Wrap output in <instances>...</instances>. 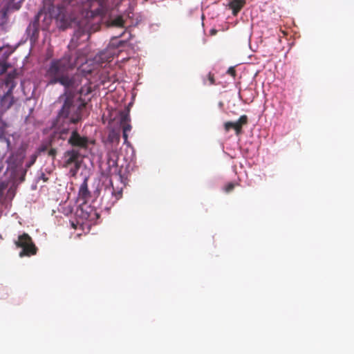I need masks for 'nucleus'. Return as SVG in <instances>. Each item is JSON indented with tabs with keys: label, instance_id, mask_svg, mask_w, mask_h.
<instances>
[{
	"label": "nucleus",
	"instance_id": "nucleus-1",
	"mask_svg": "<svg viewBox=\"0 0 354 354\" xmlns=\"http://www.w3.org/2000/svg\"><path fill=\"white\" fill-rule=\"evenodd\" d=\"M74 66L70 55H64L59 59L51 60L45 74L48 84H59L64 87L65 91L76 90L81 85L83 76L80 73L73 75L69 74Z\"/></svg>",
	"mask_w": 354,
	"mask_h": 354
},
{
	"label": "nucleus",
	"instance_id": "nucleus-2",
	"mask_svg": "<svg viewBox=\"0 0 354 354\" xmlns=\"http://www.w3.org/2000/svg\"><path fill=\"white\" fill-rule=\"evenodd\" d=\"M64 96L65 100L58 112L57 122L62 121L68 125L77 124L82 120L83 110L86 108V103L84 101L77 103L73 93L69 91H64Z\"/></svg>",
	"mask_w": 354,
	"mask_h": 354
},
{
	"label": "nucleus",
	"instance_id": "nucleus-3",
	"mask_svg": "<svg viewBox=\"0 0 354 354\" xmlns=\"http://www.w3.org/2000/svg\"><path fill=\"white\" fill-rule=\"evenodd\" d=\"M17 73L13 71L9 73L0 85V113L3 114L9 110L15 103L17 98L13 95V90L17 85L15 79Z\"/></svg>",
	"mask_w": 354,
	"mask_h": 354
},
{
	"label": "nucleus",
	"instance_id": "nucleus-4",
	"mask_svg": "<svg viewBox=\"0 0 354 354\" xmlns=\"http://www.w3.org/2000/svg\"><path fill=\"white\" fill-rule=\"evenodd\" d=\"M17 248H21L22 250L19 252V257H30L35 255L37 248L32 241V238L27 233H24L18 236V239L15 241Z\"/></svg>",
	"mask_w": 354,
	"mask_h": 354
},
{
	"label": "nucleus",
	"instance_id": "nucleus-5",
	"mask_svg": "<svg viewBox=\"0 0 354 354\" xmlns=\"http://www.w3.org/2000/svg\"><path fill=\"white\" fill-rule=\"evenodd\" d=\"M71 133L67 142L73 149H86L88 147L89 140L86 136H81L76 128H71Z\"/></svg>",
	"mask_w": 354,
	"mask_h": 354
},
{
	"label": "nucleus",
	"instance_id": "nucleus-6",
	"mask_svg": "<svg viewBox=\"0 0 354 354\" xmlns=\"http://www.w3.org/2000/svg\"><path fill=\"white\" fill-rule=\"evenodd\" d=\"M41 15V11L39 12L26 28V33L31 43H36L39 39V19Z\"/></svg>",
	"mask_w": 354,
	"mask_h": 354
},
{
	"label": "nucleus",
	"instance_id": "nucleus-7",
	"mask_svg": "<svg viewBox=\"0 0 354 354\" xmlns=\"http://www.w3.org/2000/svg\"><path fill=\"white\" fill-rule=\"evenodd\" d=\"M248 118L246 115H241L236 122H226L224 123V129L228 132L231 129H234L236 134L238 136L241 133L243 125L248 124Z\"/></svg>",
	"mask_w": 354,
	"mask_h": 354
},
{
	"label": "nucleus",
	"instance_id": "nucleus-8",
	"mask_svg": "<svg viewBox=\"0 0 354 354\" xmlns=\"http://www.w3.org/2000/svg\"><path fill=\"white\" fill-rule=\"evenodd\" d=\"M80 152L76 149H72L66 151L64 153V165L66 167H68L72 164H75L76 169L80 167L78 159L80 158Z\"/></svg>",
	"mask_w": 354,
	"mask_h": 354
},
{
	"label": "nucleus",
	"instance_id": "nucleus-9",
	"mask_svg": "<svg viewBox=\"0 0 354 354\" xmlns=\"http://www.w3.org/2000/svg\"><path fill=\"white\" fill-rule=\"evenodd\" d=\"M91 197V192L88 188V178H85L80 187L78 198L80 200L82 201L84 203H86Z\"/></svg>",
	"mask_w": 354,
	"mask_h": 354
},
{
	"label": "nucleus",
	"instance_id": "nucleus-10",
	"mask_svg": "<svg viewBox=\"0 0 354 354\" xmlns=\"http://www.w3.org/2000/svg\"><path fill=\"white\" fill-rule=\"evenodd\" d=\"M113 57V54L109 50H106L102 51L98 55H97L95 57V60L96 62L102 64L106 62H111Z\"/></svg>",
	"mask_w": 354,
	"mask_h": 354
},
{
	"label": "nucleus",
	"instance_id": "nucleus-11",
	"mask_svg": "<svg viewBox=\"0 0 354 354\" xmlns=\"http://www.w3.org/2000/svg\"><path fill=\"white\" fill-rule=\"evenodd\" d=\"M245 4V0H230L228 6L232 10L233 15L236 16L244 7Z\"/></svg>",
	"mask_w": 354,
	"mask_h": 354
},
{
	"label": "nucleus",
	"instance_id": "nucleus-12",
	"mask_svg": "<svg viewBox=\"0 0 354 354\" xmlns=\"http://www.w3.org/2000/svg\"><path fill=\"white\" fill-rule=\"evenodd\" d=\"M88 84V80L86 79V83L84 86L77 88L76 90H69L72 93L75 91H78L81 96H86L91 93V88Z\"/></svg>",
	"mask_w": 354,
	"mask_h": 354
},
{
	"label": "nucleus",
	"instance_id": "nucleus-13",
	"mask_svg": "<svg viewBox=\"0 0 354 354\" xmlns=\"http://www.w3.org/2000/svg\"><path fill=\"white\" fill-rule=\"evenodd\" d=\"M90 209V211L88 212L87 210L84 212H82L84 214V218L88 221H94L95 219H97L100 217L99 214L94 209H91V207H88Z\"/></svg>",
	"mask_w": 354,
	"mask_h": 354
},
{
	"label": "nucleus",
	"instance_id": "nucleus-14",
	"mask_svg": "<svg viewBox=\"0 0 354 354\" xmlns=\"http://www.w3.org/2000/svg\"><path fill=\"white\" fill-rule=\"evenodd\" d=\"M90 2L92 1H97L99 3L100 8L95 10V13L97 15H101L102 17H105L107 10L104 7V4L106 3V0H88Z\"/></svg>",
	"mask_w": 354,
	"mask_h": 354
},
{
	"label": "nucleus",
	"instance_id": "nucleus-15",
	"mask_svg": "<svg viewBox=\"0 0 354 354\" xmlns=\"http://www.w3.org/2000/svg\"><path fill=\"white\" fill-rule=\"evenodd\" d=\"M110 25L116 26V27H123L124 21L122 16H118L113 20L109 21Z\"/></svg>",
	"mask_w": 354,
	"mask_h": 354
},
{
	"label": "nucleus",
	"instance_id": "nucleus-16",
	"mask_svg": "<svg viewBox=\"0 0 354 354\" xmlns=\"http://www.w3.org/2000/svg\"><path fill=\"white\" fill-rule=\"evenodd\" d=\"M8 127L9 124L0 116V138H3L6 136V129Z\"/></svg>",
	"mask_w": 354,
	"mask_h": 354
},
{
	"label": "nucleus",
	"instance_id": "nucleus-17",
	"mask_svg": "<svg viewBox=\"0 0 354 354\" xmlns=\"http://www.w3.org/2000/svg\"><path fill=\"white\" fill-rule=\"evenodd\" d=\"M15 0H11V2H10L7 7L3 8V10H18L21 8V1H18L17 3H13Z\"/></svg>",
	"mask_w": 354,
	"mask_h": 354
},
{
	"label": "nucleus",
	"instance_id": "nucleus-18",
	"mask_svg": "<svg viewBox=\"0 0 354 354\" xmlns=\"http://www.w3.org/2000/svg\"><path fill=\"white\" fill-rule=\"evenodd\" d=\"M60 122H62V127L59 131V138L62 140H65L66 138V136L68 133L71 129L68 127V128L64 127L65 123H63L62 121H60Z\"/></svg>",
	"mask_w": 354,
	"mask_h": 354
},
{
	"label": "nucleus",
	"instance_id": "nucleus-19",
	"mask_svg": "<svg viewBox=\"0 0 354 354\" xmlns=\"http://www.w3.org/2000/svg\"><path fill=\"white\" fill-rule=\"evenodd\" d=\"M236 185H237L236 183H232V182L227 183L224 186L223 190L226 193H230V192H231L234 189Z\"/></svg>",
	"mask_w": 354,
	"mask_h": 354
},
{
	"label": "nucleus",
	"instance_id": "nucleus-20",
	"mask_svg": "<svg viewBox=\"0 0 354 354\" xmlns=\"http://www.w3.org/2000/svg\"><path fill=\"white\" fill-rule=\"evenodd\" d=\"M109 139L112 142H118L119 140H120V136H119L118 133H115L114 131H112L109 135Z\"/></svg>",
	"mask_w": 354,
	"mask_h": 354
},
{
	"label": "nucleus",
	"instance_id": "nucleus-21",
	"mask_svg": "<svg viewBox=\"0 0 354 354\" xmlns=\"http://www.w3.org/2000/svg\"><path fill=\"white\" fill-rule=\"evenodd\" d=\"M130 122V115L129 112H122L121 113V122L120 123H126Z\"/></svg>",
	"mask_w": 354,
	"mask_h": 354
},
{
	"label": "nucleus",
	"instance_id": "nucleus-22",
	"mask_svg": "<svg viewBox=\"0 0 354 354\" xmlns=\"http://www.w3.org/2000/svg\"><path fill=\"white\" fill-rule=\"evenodd\" d=\"M10 66V65L6 62H0V75L5 73Z\"/></svg>",
	"mask_w": 354,
	"mask_h": 354
},
{
	"label": "nucleus",
	"instance_id": "nucleus-23",
	"mask_svg": "<svg viewBox=\"0 0 354 354\" xmlns=\"http://www.w3.org/2000/svg\"><path fill=\"white\" fill-rule=\"evenodd\" d=\"M57 153V151L56 149H54V148L49 149L47 152L48 156L49 157H51L53 160H54L55 159Z\"/></svg>",
	"mask_w": 354,
	"mask_h": 354
},
{
	"label": "nucleus",
	"instance_id": "nucleus-24",
	"mask_svg": "<svg viewBox=\"0 0 354 354\" xmlns=\"http://www.w3.org/2000/svg\"><path fill=\"white\" fill-rule=\"evenodd\" d=\"M38 154L34 153L30 156V161L26 164L27 167H30L32 165L35 164L37 158Z\"/></svg>",
	"mask_w": 354,
	"mask_h": 354
},
{
	"label": "nucleus",
	"instance_id": "nucleus-25",
	"mask_svg": "<svg viewBox=\"0 0 354 354\" xmlns=\"http://www.w3.org/2000/svg\"><path fill=\"white\" fill-rule=\"evenodd\" d=\"M121 125H122V130L124 132H127L128 133L131 129V126L129 124V122L122 123Z\"/></svg>",
	"mask_w": 354,
	"mask_h": 354
},
{
	"label": "nucleus",
	"instance_id": "nucleus-26",
	"mask_svg": "<svg viewBox=\"0 0 354 354\" xmlns=\"http://www.w3.org/2000/svg\"><path fill=\"white\" fill-rule=\"evenodd\" d=\"M48 148L47 145H41L38 148L37 152L36 153L38 154V156H39L41 153H44L46 151L48 152Z\"/></svg>",
	"mask_w": 354,
	"mask_h": 354
},
{
	"label": "nucleus",
	"instance_id": "nucleus-27",
	"mask_svg": "<svg viewBox=\"0 0 354 354\" xmlns=\"http://www.w3.org/2000/svg\"><path fill=\"white\" fill-rule=\"evenodd\" d=\"M227 73V74H229L230 75H231L233 77H235L236 75V70H235L234 67H233V66L230 67L228 68Z\"/></svg>",
	"mask_w": 354,
	"mask_h": 354
},
{
	"label": "nucleus",
	"instance_id": "nucleus-28",
	"mask_svg": "<svg viewBox=\"0 0 354 354\" xmlns=\"http://www.w3.org/2000/svg\"><path fill=\"white\" fill-rule=\"evenodd\" d=\"M208 80L209 81V84H211V85L214 84L215 80H214V77L213 74H212L210 73L208 74Z\"/></svg>",
	"mask_w": 354,
	"mask_h": 354
},
{
	"label": "nucleus",
	"instance_id": "nucleus-29",
	"mask_svg": "<svg viewBox=\"0 0 354 354\" xmlns=\"http://www.w3.org/2000/svg\"><path fill=\"white\" fill-rule=\"evenodd\" d=\"M6 185L4 183L1 182L0 183V197L2 196V195L3 194V191L6 189Z\"/></svg>",
	"mask_w": 354,
	"mask_h": 354
},
{
	"label": "nucleus",
	"instance_id": "nucleus-30",
	"mask_svg": "<svg viewBox=\"0 0 354 354\" xmlns=\"http://www.w3.org/2000/svg\"><path fill=\"white\" fill-rule=\"evenodd\" d=\"M39 179L42 180L44 183L48 180V178L46 177V174L43 172L41 173L40 176H39Z\"/></svg>",
	"mask_w": 354,
	"mask_h": 354
},
{
	"label": "nucleus",
	"instance_id": "nucleus-31",
	"mask_svg": "<svg viewBox=\"0 0 354 354\" xmlns=\"http://www.w3.org/2000/svg\"><path fill=\"white\" fill-rule=\"evenodd\" d=\"M81 71L84 73V76H86V75H87L88 74H91L93 73V70L92 69L86 70L84 68H82Z\"/></svg>",
	"mask_w": 354,
	"mask_h": 354
},
{
	"label": "nucleus",
	"instance_id": "nucleus-32",
	"mask_svg": "<svg viewBox=\"0 0 354 354\" xmlns=\"http://www.w3.org/2000/svg\"><path fill=\"white\" fill-rule=\"evenodd\" d=\"M3 167H4L3 162L2 160H0V172L2 171Z\"/></svg>",
	"mask_w": 354,
	"mask_h": 354
},
{
	"label": "nucleus",
	"instance_id": "nucleus-33",
	"mask_svg": "<svg viewBox=\"0 0 354 354\" xmlns=\"http://www.w3.org/2000/svg\"><path fill=\"white\" fill-rule=\"evenodd\" d=\"M123 138L124 139V141L126 142L127 140V138H128L127 132L123 131Z\"/></svg>",
	"mask_w": 354,
	"mask_h": 354
},
{
	"label": "nucleus",
	"instance_id": "nucleus-34",
	"mask_svg": "<svg viewBox=\"0 0 354 354\" xmlns=\"http://www.w3.org/2000/svg\"><path fill=\"white\" fill-rule=\"evenodd\" d=\"M216 32H217V31H216V30H214V29H213V30H211V33H212V35H215V34L216 33Z\"/></svg>",
	"mask_w": 354,
	"mask_h": 354
},
{
	"label": "nucleus",
	"instance_id": "nucleus-35",
	"mask_svg": "<svg viewBox=\"0 0 354 354\" xmlns=\"http://www.w3.org/2000/svg\"><path fill=\"white\" fill-rule=\"evenodd\" d=\"M118 194L119 196H121V195H122V191H121V190H120V191H119V192H118Z\"/></svg>",
	"mask_w": 354,
	"mask_h": 354
},
{
	"label": "nucleus",
	"instance_id": "nucleus-36",
	"mask_svg": "<svg viewBox=\"0 0 354 354\" xmlns=\"http://www.w3.org/2000/svg\"><path fill=\"white\" fill-rule=\"evenodd\" d=\"M72 225H73V227L74 228H76V226L75 225V224H74L73 223H72Z\"/></svg>",
	"mask_w": 354,
	"mask_h": 354
},
{
	"label": "nucleus",
	"instance_id": "nucleus-37",
	"mask_svg": "<svg viewBox=\"0 0 354 354\" xmlns=\"http://www.w3.org/2000/svg\"><path fill=\"white\" fill-rule=\"evenodd\" d=\"M119 176H120V178H122V176L120 174V172H119Z\"/></svg>",
	"mask_w": 354,
	"mask_h": 354
},
{
	"label": "nucleus",
	"instance_id": "nucleus-38",
	"mask_svg": "<svg viewBox=\"0 0 354 354\" xmlns=\"http://www.w3.org/2000/svg\"><path fill=\"white\" fill-rule=\"evenodd\" d=\"M6 15V11L3 12V15L5 16Z\"/></svg>",
	"mask_w": 354,
	"mask_h": 354
},
{
	"label": "nucleus",
	"instance_id": "nucleus-39",
	"mask_svg": "<svg viewBox=\"0 0 354 354\" xmlns=\"http://www.w3.org/2000/svg\"><path fill=\"white\" fill-rule=\"evenodd\" d=\"M124 41H120V44H123Z\"/></svg>",
	"mask_w": 354,
	"mask_h": 354
}]
</instances>
